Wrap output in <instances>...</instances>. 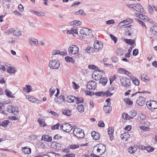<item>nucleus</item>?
Returning <instances> with one entry per match:
<instances>
[{"mask_svg": "<svg viewBox=\"0 0 157 157\" xmlns=\"http://www.w3.org/2000/svg\"><path fill=\"white\" fill-rule=\"evenodd\" d=\"M60 65V62L58 59H52L50 61L49 66L52 69H57Z\"/></svg>", "mask_w": 157, "mask_h": 157, "instance_id": "obj_1", "label": "nucleus"}, {"mask_svg": "<svg viewBox=\"0 0 157 157\" xmlns=\"http://www.w3.org/2000/svg\"><path fill=\"white\" fill-rule=\"evenodd\" d=\"M73 134L78 138H82L84 136V132H82V129L79 128H75L73 131Z\"/></svg>", "mask_w": 157, "mask_h": 157, "instance_id": "obj_2", "label": "nucleus"}, {"mask_svg": "<svg viewBox=\"0 0 157 157\" xmlns=\"http://www.w3.org/2000/svg\"><path fill=\"white\" fill-rule=\"evenodd\" d=\"M60 128L61 129L63 130L64 131L69 132L72 130V127L69 124L63 123L60 125Z\"/></svg>", "mask_w": 157, "mask_h": 157, "instance_id": "obj_3", "label": "nucleus"}, {"mask_svg": "<svg viewBox=\"0 0 157 157\" xmlns=\"http://www.w3.org/2000/svg\"><path fill=\"white\" fill-rule=\"evenodd\" d=\"M78 47L75 45H72L68 48V51L70 54L75 55L78 52Z\"/></svg>", "mask_w": 157, "mask_h": 157, "instance_id": "obj_4", "label": "nucleus"}, {"mask_svg": "<svg viewBox=\"0 0 157 157\" xmlns=\"http://www.w3.org/2000/svg\"><path fill=\"white\" fill-rule=\"evenodd\" d=\"M146 105L148 108L151 110H153L157 109V101H155L151 100L150 101H147L146 102Z\"/></svg>", "mask_w": 157, "mask_h": 157, "instance_id": "obj_5", "label": "nucleus"}, {"mask_svg": "<svg viewBox=\"0 0 157 157\" xmlns=\"http://www.w3.org/2000/svg\"><path fill=\"white\" fill-rule=\"evenodd\" d=\"M121 82L124 87H128L131 83L130 80L129 78L122 77L120 79Z\"/></svg>", "mask_w": 157, "mask_h": 157, "instance_id": "obj_6", "label": "nucleus"}, {"mask_svg": "<svg viewBox=\"0 0 157 157\" xmlns=\"http://www.w3.org/2000/svg\"><path fill=\"white\" fill-rule=\"evenodd\" d=\"M91 32V29H90L88 28H84L80 30V33L82 37H85L89 36Z\"/></svg>", "mask_w": 157, "mask_h": 157, "instance_id": "obj_7", "label": "nucleus"}, {"mask_svg": "<svg viewBox=\"0 0 157 157\" xmlns=\"http://www.w3.org/2000/svg\"><path fill=\"white\" fill-rule=\"evenodd\" d=\"M134 10L141 13H145L144 8L139 3L134 4Z\"/></svg>", "mask_w": 157, "mask_h": 157, "instance_id": "obj_8", "label": "nucleus"}, {"mask_svg": "<svg viewBox=\"0 0 157 157\" xmlns=\"http://www.w3.org/2000/svg\"><path fill=\"white\" fill-rule=\"evenodd\" d=\"M96 83L94 81H90L87 84V88L90 90H94L96 87Z\"/></svg>", "mask_w": 157, "mask_h": 157, "instance_id": "obj_9", "label": "nucleus"}, {"mask_svg": "<svg viewBox=\"0 0 157 157\" xmlns=\"http://www.w3.org/2000/svg\"><path fill=\"white\" fill-rule=\"evenodd\" d=\"M145 98L142 96H140L136 101V104L140 106L143 105L145 103Z\"/></svg>", "mask_w": 157, "mask_h": 157, "instance_id": "obj_10", "label": "nucleus"}, {"mask_svg": "<svg viewBox=\"0 0 157 157\" xmlns=\"http://www.w3.org/2000/svg\"><path fill=\"white\" fill-rule=\"evenodd\" d=\"M29 43L32 47L35 46L37 44H38L37 39L33 37H31L29 38Z\"/></svg>", "mask_w": 157, "mask_h": 157, "instance_id": "obj_11", "label": "nucleus"}, {"mask_svg": "<svg viewBox=\"0 0 157 157\" xmlns=\"http://www.w3.org/2000/svg\"><path fill=\"white\" fill-rule=\"evenodd\" d=\"M18 108H17L16 110V107H13L11 105H9L7 107V111L10 113H14L16 112L17 113H18L19 111L17 110Z\"/></svg>", "mask_w": 157, "mask_h": 157, "instance_id": "obj_12", "label": "nucleus"}, {"mask_svg": "<svg viewBox=\"0 0 157 157\" xmlns=\"http://www.w3.org/2000/svg\"><path fill=\"white\" fill-rule=\"evenodd\" d=\"M94 48L98 50L102 48L103 47V44L98 40H96L94 42Z\"/></svg>", "mask_w": 157, "mask_h": 157, "instance_id": "obj_13", "label": "nucleus"}, {"mask_svg": "<svg viewBox=\"0 0 157 157\" xmlns=\"http://www.w3.org/2000/svg\"><path fill=\"white\" fill-rule=\"evenodd\" d=\"M130 135L128 132H124L122 134L121 136V139L124 141H126L128 140L130 138Z\"/></svg>", "mask_w": 157, "mask_h": 157, "instance_id": "obj_14", "label": "nucleus"}, {"mask_svg": "<svg viewBox=\"0 0 157 157\" xmlns=\"http://www.w3.org/2000/svg\"><path fill=\"white\" fill-rule=\"evenodd\" d=\"M51 146L54 149L59 150L61 148V144L59 143L53 142L52 143Z\"/></svg>", "mask_w": 157, "mask_h": 157, "instance_id": "obj_15", "label": "nucleus"}, {"mask_svg": "<svg viewBox=\"0 0 157 157\" xmlns=\"http://www.w3.org/2000/svg\"><path fill=\"white\" fill-rule=\"evenodd\" d=\"M26 98L28 99L29 101H31L32 102L38 103L39 102V101L37 98H35L33 96L29 95L27 96Z\"/></svg>", "mask_w": 157, "mask_h": 157, "instance_id": "obj_16", "label": "nucleus"}, {"mask_svg": "<svg viewBox=\"0 0 157 157\" xmlns=\"http://www.w3.org/2000/svg\"><path fill=\"white\" fill-rule=\"evenodd\" d=\"M114 129L113 127H109L108 129V133L110 139L111 141H112L113 139V134Z\"/></svg>", "mask_w": 157, "mask_h": 157, "instance_id": "obj_17", "label": "nucleus"}, {"mask_svg": "<svg viewBox=\"0 0 157 157\" xmlns=\"http://www.w3.org/2000/svg\"><path fill=\"white\" fill-rule=\"evenodd\" d=\"M76 97L72 95H69L66 98V101L69 103L75 102Z\"/></svg>", "mask_w": 157, "mask_h": 157, "instance_id": "obj_18", "label": "nucleus"}, {"mask_svg": "<svg viewBox=\"0 0 157 157\" xmlns=\"http://www.w3.org/2000/svg\"><path fill=\"white\" fill-rule=\"evenodd\" d=\"M41 140L48 142H51L52 139V137L48 135H44L42 136Z\"/></svg>", "mask_w": 157, "mask_h": 157, "instance_id": "obj_19", "label": "nucleus"}, {"mask_svg": "<svg viewBox=\"0 0 157 157\" xmlns=\"http://www.w3.org/2000/svg\"><path fill=\"white\" fill-rule=\"evenodd\" d=\"M91 136L93 139L94 140H98L100 138V134L99 133L93 131L91 132Z\"/></svg>", "mask_w": 157, "mask_h": 157, "instance_id": "obj_20", "label": "nucleus"}, {"mask_svg": "<svg viewBox=\"0 0 157 157\" xmlns=\"http://www.w3.org/2000/svg\"><path fill=\"white\" fill-rule=\"evenodd\" d=\"M104 111L105 113H109L112 110V107L108 105H105L103 107V108Z\"/></svg>", "mask_w": 157, "mask_h": 157, "instance_id": "obj_21", "label": "nucleus"}, {"mask_svg": "<svg viewBox=\"0 0 157 157\" xmlns=\"http://www.w3.org/2000/svg\"><path fill=\"white\" fill-rule=\"evenodd\" d=\"M23 152L25 154H29L31 153V149L27 147H24L22 148Z\"/></svg>", "mask_w": 157, "mask_h": 157, "instance_id": "obj_22", "label": "nucleus"}, {"mask_svg": "<svg viewBox=\"0 0 157 157\" xmlns=\"http://www.w3.org/2000/svg\"><path fill=\"white\" fill-rule=\"evenodd\" d=\"M88 67L90 69L92 70H97L99 72H103L104 71L102 70L101 71L100 69H99L98 67L96 66L93 65H88Z\"/></svg>", "mask_w": 157, "mask_h": 157, "instance_id": "obj_23", "label": "nucleus"}, {"mask_svg": "<svg viewBox=\"0 0 157 157\" xmlns=\"http://www.w3.org/2000/svg\"><path fill=\"white\" fill-rule=\"evenodd\" d=\"M124 40L126 43L129 45H130L132 46H133L134 44H135V41L134 40L124 39Z\"/></svg>", "mask_w": 157, "mask_h": 157, "instance_id": "obj_24", "label": "nucleus"}, {"mask_svg": "<svg viewBox=\"0 0 157 157\" xmlns=\"http://www.w3.org/2000/svg\"><path fill=\"white\" fill-rule=\"evenodd\" d=\"M131 79L135 85L138 86L140 84L139 80L136 77H131Z\"/></svg>", "mask_w": 157, "mask_h": 157, "instance_id": "obj_25", "label": "nucleus"}, {"mask_svg": "<svg viewBox=\"0 0 157 157\" xmlns=\"http://www.w3.org/2000/svg\"><path fill=\"white\" fill-rule=\"evenodd\" d=\"M5 106L2 104L0 103V112L3 114L6 115L5 113Z\"/></svg>", "mask_w": 157, "mask_h": 157, "instance_id": "obj_26", "label": "nucleus"}, {"mask_svg": "<svg viewBox=\"0 0 157 157\" xmlns=\"http://www.w3.org/2000/svg\"><path fill=\"white\" fill-rule=\"evenodd\" d=\"M108 81V79L106 78H101L100 80L99 83H101L103 86H105Z\"/></svg>", "mask_w": 157, "mask_h": 157, "instance_id": "obj_27", "label": "nucleus"}, {"mask_svg": "<svg viewBox=\"0 0 157 157\" xmlns=\"http://www.w3.org/2000/svg\"><path fill=\"white\" fill-rule=\"evenodd\" d=\"M14 31V29L12 28H10L7 30H6L4 33L6 35H10L13 33Z\"/></svg>", "mask_w": 157, "mask_h": 157, "instance_id": "obj_28", "label": "nucleus"}, {"mask_svg": "<svg viewBox=\"0 0 157 157\" xmlns=\"http://www.w3.org/2000/svg\"><path fill=\"white\" fill-rule=\"evenodd\" d=\"M65 59L67 62H71L73 64L75 62V60L72 57L67 56L65 57Z\"/></svg>", "mask_w": 157, "mask_h": 157, "instance_id": "obj_29", "label": "nucleus"}, {"mask_svg": "<svg viewBox=\"0 0 157 157\" xmlns=\"http://www.w3.org/2000/svg\"><path fill=\"white\" fill-rule=\"evenodd\" d=\"M75 101V102H76V103L78 104L80 103H83L84 99L82 97H76Z\"/></svg>", "mask_w": 157, "mask_h": 157, "instance_id": "obj_30", "label": "nucleus"}, {"mask_svg": "<svg viewBox=\"0 0 157 157\" xmlns=\"http://www.w3.org/2000/svg\"><path fill=\"white\" fill-rule=\"evenodd\" d=\"M56 87L55 86H52L50 89L49 94L50 97H52L54 93Z\"/></svg>", "mask_w": 157, "mask_h": 157, "instance_id": "obj_31", "label": "nucleus"}, {"mask_svg": "<svg viewBox=\"0 0 157 157\" xmlns=\"http://www.w3.org/2000/svg\"><path fill=\"white\" fill-rule=\"evenodd\" d=\"M10 123V121L8 120H4L2 122H0V125L3 127H6L7 125Z\"/></svg>", "mask_w": 157, "mask_h": 157, "instance_id": "obj_32", "label": "nucleus"}, {"mask_svg": "<svg viewBox=\"0 0 157 157\" xmlns=\"http://www.w3.org/2000/svg\"><path fill=\"white\" fill-rule=\"evenodd\" d=\"M5 91L6 95L8 97L13 98H14V96L12 94V92L6 89Z\"/></svg>", "mask_w": 157, "mask_h": 157, "instance_id": "obj_33", "label": "nucleus"}, {"mask_svg": "<svg viewBox=\"0 0 157 157\" xmlns=\"http://www.w3.org/2000/svg\"><path fill=\"white\" fill-rule=\"evenodd\" d=\"M77 109L79 112L82 113L84 111V108L82 105H79L77 107Z\"/></svg>", "mask_w": 157, "mask_h": 157, "instance_id": "obj_34", "label": "nucleus"}, {"mask_svg": "<svg viewBox=\"0 0 157 157\" xmlns=\"http://www.w3.org/2000/svg\"><path fill=\"white\" fill-rule=\"evenodd\" d=\"M62 113L67 116H70L71 115V111L68 110H62Z\"/></svg>", "mask_w": 157, "mask_h": 157, "instance_id": "obj_35", "label": "nucleus"}, {"mask_svg": "<svg viewBox=\"0 0 157 157\" xmlns=\"http://www.w3.org/2000/svg\"><path fill=\"white\" fill-rule=\"evenodd\" d=\"M13 34L14 35L17 36H20L21 34V31L18 29L14 30Z\"/></svg>", "mask_w": 157, "mask_h": 157, "instance_id": "obj_36", "label": "nucleus"}, {"mask_svg": "<svg viewBox=\"0 0 157 157\" xmlns=\"http://www.w3.org/2000/svg\"><path fill=\"white\" fill-rule=\"evenodd\" d=\"M122 117L124 120H129L131 119H132V118L130 117V116L126 113H123L122 115Z\"/></svg>", "mask_w": 157, "mask_h": 157, "instance_id": "obj_37", "label": "nucleus"}, {"mask_svg": "<svg viewBox=\"0 0 157 157\" xmlns=\"http://www.w3.org/2000/svg\"><path fill=\"white\" fill-rule=\"evenodd\" d=\"M144 149L148 152L153 151L154 149L153 147L150 146L144 147Z\"/></svg>", "mask_w": 157, "mask_h": 157, "instance_id": "obj_38", "label": "nucleus"}, {"mask_svg": "<svg viewBox=\"0 0 157 157\" xmlns=\"http://www.w3.org/2000/svg\"><path fill=\"white\" fill-rule=\"evenodd\" d=\"M75 15H81L83 16H85L86 15V13L84 12V11L82 9H80L78 11L76 12L75 13Z\"/></svg>", "mask_w": 157, "mask_h": 157, "instance_id": "obj_39", "label": "nucleus"}, {"mask_svg": "<svg viewBox=\"0 0 157 157\" xmlns=\"http://www.w3.org/2000/svg\"><path fill=\"white\" fill-rule=\"evenodd\" d=\"M129 114L130 117H132L133 119V117L136 116L137 113L135 110H132L129 112Z\"/></svg>", "mask_w": 157, "mask_h": 157, "instance_id": "obj_40", "label": "nucleus"}, {"mask_svg": "<svg viewBox=\"0 0 157 157\" xmlns=\"http://www.w3.org/2000/svg\"><path fill=\"white\" fill-rule=\"evenodd\" d=\"M33 12L36 15L38 16L43 17L45 15V14L42 12H39L35 10L33 11Z\"/></svg>", "mask_w": 157, "mask_h": 157, "instance_id": "obj_41", "label": "nucleus"}, {"mask_svg": "<svg viewBox=\"0 0 157 157\" xmlns=\"http://www.w3.org/2000/svg\"><path fill=\"white\" fill-rule=\"evenodd\" d=\"M124 101L126 104L129 105H131L133 104V101L130 100L128 98H124Z\"/></svg>", "mask_w": 157, "mask_h": 157, "instance_id": "obj_42", "label": "nucleus"}, {"mask_svg": "<svg viewBox=\"0 0 157 157\" xmlns=\"http://www.w3.org/2000/svg\"><path fill=\"white\" fill-rule=\"evenodd\" d=\"M116 53L118 56H122L124 54V50L122 49H118L117 50Z\"/></svg>", "mask_w": 157, "mask_h": 157, "instance_id": "obj_43", "label": "nucleus"}, {"mask_svg": "<svg viewBox=\"0 0 157 157\" xmlns=\"http://www.w3.org/2000/svg\"><path fill=\"white\" fill-rule=\"evenodd\" d=\"M87 52L88 53H91L94 52V49L93 48H91L89 46H88L86 49Z\"/></svg>", "mask_w": 157, "mask_h": 157, "instance_id": "obj_44", "label": "nucleus"}, {"mask_svg": "<svg viewBox=\"0 0 157 157\" xmlns=\"http://www.w3.org/2000/svg\"><path fill=\"white\" fill-rule=\"evenodd\" d=\"M7 71L9 73L13 74L15 73V71L14 70V68L10 67L7 68Z\"/></svg>", "mask_w": 157, "mask_h": 157, "instance_id": "obj_45", "label": "nucleus"}, {"mask_svg": "<svg viewBox=\"0 0 157 157\" xmlns=\"http://www.w3.org/2000/svg\"><path fill=\"white\" fill-rule=\"evenodd\" d=\"M65 98L64 96L60 95L59 96V97L57 98V101L58 102L60 103L64 101Z\"/></svg>", "mask_w": 157, "mask_h": 157, "instance_id": "obj_46", "label": "nucleus"}, {"mask_svg": "<svg viewBox=\"0 0 157 157\" xmlns=\"http://www.w3.org/2000/svg\"><path fill=\"white\" fill-rule=\"evenodd\" d=\"M79 147V146L77 144H72L70 145L68 147V148L69 149H75L78 148Z\"/></svg>", "mask_w": 157, "mask_h": 157, "instance_id": "obj_47", "label": "nucleus"}, {"mask_svg": "<svg viewBox=\"0 0 157 157\" xmlns=\"http://www.w3.org/2000/svg\"><path fill=\"white\" fill-rule=\"evenodd\" d=\"M113 94V93H112L111 92L108 90L105 92H104V94H103V96H105L107 97H110L112 96Z\"/></svg>", "mask_w": 157, "mask_h": 157, "instance_id": "obj_48", "label": "nucleus"}, {"mask_svg": "<svg viewBox=\"0 0 157 157\" xmlns=\"http://www.w3.org/2000/svg\"><path fill=\"white\" fill-rule=\"evenodd\" d=\"M98 145V147H100L101 150L103 151H106V147L105 146L102 144H100Z\"/></svg>", "mask_w": 157, "mask_h": 157, "instance_id": "obj_49", "label": "nucleus"}, {"mask_svg": "<svg viewBox=\"0 0 157 157\" xmlns=\"http://www.w3.org/2000/svg\"><path fill=\"white\" fill-rule=\"evenodd\" d=\"M135 20L138 23L140 24L143 27H145L146 28V26L145 25L144 23L141 20H140L139 19H135Z\"/></svg>", "mask_w": 157, "mask_h": 157, "instance_id": "obj_50", "label": "nucleus"}, {"mask_svg": "<svg viewBox=\"0 0 157 157\" xmlns=\"http://www.w3.org/2000/svg\"><path fill=\"white\" fill-rule=\"evenodd\" d=\"M60 124L58 123L57 124L54 125L51 127V129L52 130H55L59 128V126H60Z\"/></svg>", "mask_w": 157, "mask_h": 157, "instance_id": "obj_51", "label": "nucleus"}, {"mask_svg": "<svg viewBox=\"0 0 157 157\" xmlns=\"http://www.w3.org/2000/svg\"><path fill=\"white\" fill-rule=\"evenodd\" d=\"M47 112L48 113H51L52 114V115H54L55 116L57 117L59 116V114L58 113H56V112L52 111L51 109H49L48 110Z\"/></svg>", "mask_w": 157, "mask_h": 157, "instance_id": "obj_52", "label": "nucleus"}, {"mask_svg": "<svg viewBox=\"0 0 157 157\" xmlns=\"http://www.w3.org/2000/svg\"><path fill=\"white\" fill-rule=\"evenodd\" d=\"M149 93L150 92L148 91H138L137 92H136L135 93H133L131 95V97H133V96L137 94H138L139 93Z\"/></svg>", "mask_w": 157, "mask_h": 157, "instance_id": "obj_53", "label": "nucleus"}, {"mask_svg": "<svg viewBox=\"0 0 157 157\" xmlns=\"http://www.w3.org/2000/svg\"><path fill=\"white\" fill-rule=\"evenodd\" d=\"M108 90L109 91L111 92L112 93H113H113H114L116 91V88L115 87H113L112 86H111V87L109 88Z\"/></svg>", "mask_w": 157, "mask_h": 157, "instance_id": "obj_54", "label": "nucleus"}, {"mask_svg": "<svg viewBox=\"0 0 157 157\" xmlns=\"http://www.w3.org/2000/svg\"><path fill=\"white\" fill-rule=\"evenodd\" d=\"M135 149V148L131 147L128 148V150L129 152L130 153L132 154L135 152L136 151Z\"/></svg>", "mask_w": 157, "mask_h": 157, "instance_id": "obj_55", "label": "nucleus"}, {"mask_svg": "<svg viewBox=\"0 0 157 157\" xmlns=\"http://www.w3.org/2000/svg\"><path fill=\"white\" fill-rule=\"evenodd\" d=\"M139 18L143 20H147L148 19V17L147 16L142 14H140Z\"/></svg>", "mask_w": 157, "mask_h": 157, "instance_id": "obj_56", "label": "nucleus"}, {"mask_svg": "<svg viewBox=\"0 0 157 157\" xmlns=\"http://www.w3.org/2000/svg\"><path fill=\"white\" fill-rule=\"evenodd\" d=\"M126 25L131 23L133 22V19L131 18H127L125 20Z\"/></svg>", "mask_w": 157, "mask_h": 157, "instance_id": "obj_57", "label": "nucleus"}, {"mask_svg": "<svg viewBox=\"0 0 157 157\" xmlns=\"http://www.w3.org/2000/svg\"><path fill=\"white\" fill-rule=\"evenodd\" d=\"M71 31L72 33H75V34H78V29H76V27H73L71 29Z\"/></svg>", "mask_w": 157, "mask_h": 157, "instance_id": "obj_58", "label": "nucleus"}, {"mask_svg": "<svg viewBox=\"0 0 157 157\" xmlns=\"http://www.w3.org/2000/svg\"><path fill=\"white\" fill-rule=\"evenodd\" d=\"M109 36L110 37L111 39L113 40L114 42L115 43L117 42V39L116 37H115L114 35H113L111 34H110L109 35Z\"/></svg>", "mask_w": 157, "mask_h": 157, "instance_id": "obj_59", "label": "nucleus"}, {"mask_svg": "<svg viewBox=\"0 0 157 157\" xmlns=\"http://www.w3.org/2000/svg\"><path fill=\"white\" fill-rule=\"evenodd\" d=\"M126 70L124 68H120L118 69V71L120 73L124 74L126 71Z\"/></svg>", "mask_w": 157, "mask_h": 157, "instance_id": "obj_60", "label": "nucleus"}, {"mask_svg": "<svg viewBox=\"0 0 157 157\" xmlns=\"http://www.w3.org/2000/svg\"><path fill=\"white\" fill-rule=\"evenodd\" d=\"M116 78V76L113 75V76H111L109 78V81L110 84L111 85L112 82Z\"/></svg>", "mask_w": 157, "mask_h": 157, "instance_id": "obj_61", "label": "nucleus"}, {"mask_svg": "<svg viewBox=\"0 0 157 157\" xmlns=\"http://www.w3.org/2000/svg\"><path fill=\"white\" fill-rule=\"evenodd\" d=\"M98 125L101 127H104L105 126V124L103 121H100L98 122Z\"/></svg>", "mask_w": 157, "mask_h": 157, "instance_id": "obj_62", "label": "nucleus"}, {"mask_svg": "<svg viewBox=\"0 0 157 157\" xmlns=\"http://www.w3.org/2000/svg\"><path fill=\"white\" fill-rule=\"evenodd\" d=\"M111 59L112 62L114 63H117L118 61V59L117 57L116 56H113L111 58Z\"/></svg>", "mask_w": 157, "mask_h": 157, "instance_id": "obj_63", "label": "nucleus"}, {"mask_svg": "<svg viewBox=\"0 0 157 157\" xmlns=\"http://www.w3.org/2000/svg\"><path fill=\"white\" fill-rule=\"evenodd\" d=\"M126 25V24L125 22V20H124L123 21H122L121 22H120L118 24V26L119 27H122V26L125 25Z\"/></svg>", "mask_w": 157, "mask_h": 157, "instance_id": "obj_64", "label": "nucleus"}]
</instances>
